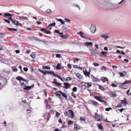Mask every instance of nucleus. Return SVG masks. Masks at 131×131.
Returning a JSON list of instances; mask_svg holds the SVG:
<instances>
[{"mask_svg": "<svg viewBox=\"0 0 131 131\" xmlns=\"http://www.w3.org/2000/svg\"><path fill=\"white\" fill-rule=\"evenodd\" d=\"M45 103H46V108L47 109H49L50 110L51 108V107L47 103L48 102L47 100H45Z\"/></svg>", "mask_w": 131, "mask_h": 131, "instance_id": "nucleus-13", "label": "nucleus"}, {"mask_svg": "<svg viewBox=\"0 0 131 131\" xmlns=\"http://www.w3.org/2000/svg\"><path fill=\"white\" fill-rule=\"evenodd\" d=\"M80 120L82 121H85V118L83 117H80Z\"/></svg>", "mask_w": 131, "mask_h": 131, "instance_id": "nucleus-51", "label": "nucleus"}, {"mask_svg": "<svg viewBox=\"0 0 131 131\" xmlns=\"http://www.w3.org/2000/svg\"><path fill=\"white\" fill-rule=\"evenodd\" d=\"M31 56L33 58H35V55L34 54H31Z\"/></svg>", "mask_w": 131, "mask_h": 131, "instance_id": "nucleus-59", "label": "nucleus"}, {"mask_svg": "<svg viewBox=\"0 0 131 131\" xmlns=\"http://www.w3.org/2000/svg\"><path fill=\"white\" fill-rule=\"evenodd\" d=\"M85 86L87 88H89L90 86H91L92 85L91 84H90L89 83H85L84 84Z\"/></svg>", "mask_w": 131, "mask_h": 131, "instance_id": "nucleus-15", "label": "nucleus"}, {"mask_svg": "<svg viewBox=\"0 0 131 131\" xmlns=\"http://www.w3.org/2000/svg\"><path fill=\"white\" fill-rule=\"evenodd\" d=\"M61 38H63L64 39H66L67 38V36H66L65 35H62L60 36Z\"/></svg>", "mask_w": 131, "mask_h": 131, "instance_id": "nucleus-25", "label": "nucleus"}, {"mask_svg": "<svg viewBox=\"0 0 131 131\" xmlns=\"http://www.w3.org/2000/svg\"><path fill=\"white\" fill-rule=\"evenodd\" d=\"M91 32L93 33H94L96 30V28L94 25H92L90 27Z\"/></svg>", "mask_w": 131, "mask_h": 131, "instance_id": "nucleus-2", "label": "nucleus"}, {"mask_svg": "<svg viewBox=\"0 0 131 131\" xmlns=\"http://www.w3.org/2000/svg\"><path fill=\"white\" fill-rule=\"evenodd\" d=\"M83 73L86 77H87V76H88L89 77V75H90V72H88L87 70H86L85 71H84Z\"/></svg>", "mask_w": 131, "mask_h": 131, "instance_id": "nucleus-12", "label": "nucleus"}, {"mask_svg": "<svg viewBox=\"0 0 131 131\" xmlns=\"http://www.w3.org/2000/svg\"><path fill=\"white\" fill-rule=\"evenodd\" d=\"M99 88L102 91H104V88L101 85H99Z\"/></svg>", "mask_w": 131, "mask_h": 131, "instance_id": "nucleus-43", "label": "nucleus"}, {"mask_svg": "<svg viewBox=\"0 0 131 131\" xmlns=\"http://www.w3.org/2000/svg\"><path fill=\"white\" fill-rule=\"evenodd\" d=\"M33 86H27L26 85L25 86V87L24 88V89L25 90H29L31 88H32Z\"/></svg>", "mask_w": 131, "mask_h": 131, "instance_id": "nucleus-6", "label": "nucleus"}, {"mask_svg": "<svg viewBox=\"0 0 131 131\" xmlns=\"http://www.w3.org/2000/svg\"><path fill=\"white\" fill-rule=\"evenodd\" d=\"M78 34L80 35V36L82 38H84V36L83 35V33L81 31H80L79 32H78Z\"/></svg>", "mask_w": 131, "mask_h": 131, "instance_id": "nucleus-21", "label": "nucleus"}, {"mask_svg": "<svg viewBox=\"0 0 131 131\" xmlns=\"http://www.w3.org/2000/svg\"><path fill=\"white\" fill-rule=\"evenodd\" d=\"M60 115V114L59 113H58L57 112H56V115L57 117H59V116Z\"/></svg>", "mask_w": 131, "mask_h": 131, "instance_id": "nucleus-57", "label": "nucleus"}, {"mask_svg": "<svg viewBox=\"0 0 131 131\" xmlns=\"http://www.w3.org/2000/svg\"><path fill=\"white\" fill-rule=\"evenodd\" d=\"M112 109V108L111 107H109V108H106L105 109V110L106 111H108Z\"/></svg>", "mask_w": 131, "mask_h": 131, "instance_id": "nucleus-44", "label": "nucleus"}, {"mask_svg": "<svg viewBox=\"0 0 131 131\" xmlns=\"http://www.w3.org/2000/svg\"><path fill=\"white\" fill-rule=\"evenodd\" d=\"M31 39H34L36 40V41H38L39 42L40 41H41V40H39L37 39L36 37H31L30 38Z\"/></svg>", "mask_w": 131, "mask_h": 131, "instance_id": "nucleus-24", "label": "nucleus"}, {"mask_svg": "<svg viewBox=\"0 0 131 131\" xmlns=\"http://www.w3.org/2000/svg\"><path fill=\"white\" fill-rule=\"evenodd\" d=\"M43 69L50 70V67L48 66H42Z\"/></svg>", "mask_w": 131, "mask_h": 131, "instance_id": "nucleus-14", "label": "nucleus"}, {"mask_svg": "<svg viewBox=\"0 0 131 131\" xmlns=\"http://www.w3.org/2000/svg\"><path fill=\"white\" fill-rule=\"evenodd\" d=\"M95 114L94 117L95 119L97 121L101 122L102 119L101 118L100 115L96 113H95Z\"/></svg>", "mask_w": 131, "mask_h": 131, "instance_id": "nucleus-1", "label": "nucleus"}, {"mask_svg": "<svg viewBox=\"0 0 131 131\" xmlns=\"http://www.w3.org/2000/svg\"><path fill=\"white\" fill-rule=\"evenodd\" d=\"M101 37H104L106 40L107 39L108 36H105L104 35V34H103V35L101 36Z\"/></svg>", "mask_w": 131, "mask_h": 131, "instance_id": "nucleus-35", "label": "nucleus"}, {"mask_svg": "<svg viewBox=\"0 0 131 131\" xmlns=\"http://www.w3.org/2000/svg\"><path fill=\"white\" fill-rule=\"evenodd\" d=\"M97 81V79L95 77H93V82H95Z\"/></svg>", "mask_w": 131, "mask_h": 131, "instance_id": "nucleus-61", "label": "nucleus"}, {"mask_svg": "<svg viewBox=\"0 0 131 131\" xmlns=\"http://www.w3.org/2000/svg\"><path fill=\"white\" fill-rule=\"evenodd\" d=\"M47 71L45 70H41V73L43 74L44 75H46L47 74Z\"/></svg>", "mask_w": 131, "mask_h": 131, "instance_id": "nucleus-32", "label": "nucleus"}, {"mask_svg": "<svg viewBox=\"0 0 131 131\" xmlns=\"http://www.w3.org/2000/svg\"><path fill=\"white\" fill-rule=\"evenodd\" d=\"M84 43L85 45H86L87 46H92V42H85Z\"/></svg>", "mask_w": 131, "mask_h": 131, "instance_id": "nucleus-28", "label": "nucleus"}, {"mask_svg": "<svg viewBox=\"0 0 131 131\" xmlns=\"http://www.w3.org/2000/svg\"><path fill=\"white\" fill-rule=\"evenodd\" d=\"M63 84L64 85V86H63V88L66 89L70 88L71 85L69 83H64Z\"/></svg>", "mask_w": 131, "mask_h": 131, "instance_id": "nucleus-3", "label": "nucleus"}, {"mask_svg": "<svg viewBox=\"0 0 131 131\" xmlns=\"http://www.w3.org/2000/svg\"><path fill=\"white\" fill-rule=\"evenodd\" d=\"M60 66H61V64L60 63H58L57 64V66L56 67V68L57 70H60L61 68L60 67Z\"/></svg>", "mask_w": 131, "mask_h": 131, "instance_id": "nucleus-20", "label": "nucleus"}, {"mask_svg": "<svg viewBox=\"0 0 131 131\" xmlns=\"http://www.w3.org/2000/svg\"><path fill=\"white\" fill-rule=\"evenodd\" d=\"M99 129L101 130H102L103 129V127L102 125L101 124H99L97 125Z\"/></svg>", "mask_w": 131, "mask_h": 131, "instance_id": "nucleus-23", "label": "nucleus"}, {"mask_svg": "<svg viewBox=\"0 0 131 131\" xmlns=\"http://www.w3.org/2000/svg\"><path fill=\"white\" fill-rule=\"evenodd\" d=\"M57 20H58L62 24H64V21H63V20L61 19H57Z\"/></svg>", "mask_w": 131, "mask_h": 131, "instance_id": "nucleus-31", "label": "nucleus"}, {"mask_svg": "<svg viewBox=\"0 0 131 131\" xmlns=\"http://www.w3.org/2000/svg\"><path fill=\"white\" fill-rule=\"evenodd\" d=\"M56 77L58 78L59 79H60L62 81H63V79L60 76H59L57 75Z\"/></svg>", "mask_w": 131, "mask_h": 131, "instance_id": "nucleus-50", "label": "nucleus"}, {"mask_svg": "<svg viewBox=\"0 0 131 131\" xmlns=\"http://www.w3.org/2000/svg\"><path fill=\"white\" fill-rule=\"evenodd\" d=\"M111 85L113 87H116L117 86V85H116L114 83H112L111 84Z\"/></svg>", "mask_w": 131, "mask_h": 131, "instance_id": "nucleus-49", "label": "nucleus"}, {"mask_svg": "<svg viewBox=\"0 0 131 131\" xmlns=\"http://www.w3.org/2000/svg\"><path fill=\"white\" fill-rule=\"evenodd\" d=\"M61 94L63 97L67 99V96L65 93H63Z\"/></svg>", "mask_w": 131, "mask_h": 131, "instance_id": "nucleus-41", "label": "nucleus"}, {"mask_svg": "<svg viewBox=\"0 0 131 131\" xmlns=\"http://www.w3.org/2000/svg\"><path fill=\"white\" fill-rule=\"evenodd\" d=\"M112 67L113 68H114V69H116L117 68V67L116 66H115L113 65L112 66Z\"/></svg>", "mask_w": 131, "mask_h": 131, "instance_id": "nucleus-64", "label": "nucleus"}, {"mask_svg": "<svg viewBox=\"0 0 131 131\" xmlns=\"http://www.w3.org/2000/svg\"><path fill=\"white\" fill-rule=\"evenodd\" d=\"M4 20L7 23H10V21L6 19H4Z\"/></svg>", "mask_w": 131, "mask_h": 131, "instance_id": "nucleus-56", "label": "nucleus"}, {"mask_svg": "<svg viewBox=\"0 0 131 131\" xmlns=\"http://www.w3.org/2000/svg\"><path fill=\"white\" fill-rule=\"evenodd\" d=\"M104 52L102 51L101 52V53L100 54V56L102 57H106V56L104 53Z\"/></svg>", "mask_w": 131, "mask_h": 131, "instance_id": "nucleus-22", "label": "nucleus"}, {"mask_svg": "<svg viewBox=\"0 0 131 131\" xmlns=\"http://www.w3.org/2000/svg\"><path fill=\"white\" fill-rule=\"evenodd\" d=\"M41 44L45 47H47L48 45V42L46 40H41Z\"/></svg>", "mask_w": 131, "mask_h": 131, "instance_id": "nucleus-7", "label": "nucleus"}, {"mask_svg": "<svg viewBox=\"0 0 131 131\" xmlns=\"http://www.w3.org/2000/svg\"><path fill=\"white\" fill-rule=\"evenodd\" d=\"M103 82H105L106 81H108V80L107 78L106 77H102L101 78Z\"/></svg>", "mask_w": 131, "mask_h": 131, "instance_id": "nucleus-17", "label": "nucleus"}, {"mask_svg": "<svg viewBox=\"0 0 131 131\" xmlns=\"http://www.w3.org/2000/svg\"><path fill=\"white\" fill-rule=\"evenodd\" d=\"M13 71L14 72H16L17 71V69L14 67H13L12 68Z\"/></svg>", "mask_w": 131, "mask_h": 131, "instance_id": "nucleus-42", "label": "nucleus"}, {"mask_svg": "<svg viewBox=\"0 0 131 131\" xmlns=\"http://www.w3.org/2000/svg\"><path fill=\"white\" fill-rule=\"evenodd\" d=\"M68 111L69 113L70 114H71L70 117L73 118L74 116V113L73 111L71 110H69Z\"/></svg>", "mask_w": 131, "mask_h": 131, "instance_id": "nucleus-11", "label": "nucleus"}, {"mask_svg": "<svg viewBox=\"0 0 131 131\" xmlns=\"http://www.w3.org/2000/svg\"><path fill=\"white\" fill-rule=\"evenodd\" d=\"M16 79L20 81V83H21V80H23V79L22 77H20V76H18V77H17Z\"/></svg>", "mask_w": 131, "mask_h": 131, "instance_id": "nucleus-18", "label": "nucleus"}, {"mask_svg": "<svg viewBox=\"0 0 131 131\" xmlns=\"http://www.w3.org/2000/svg\"><path fill=\"white\" fill-rule=\"evenodd\" d=\"M76 75L77 78L80 79H83V77L82 76L80 73H78L76 74Z\"/></svg>", "mask_w": 131, "mask_h": 131, "instance_id": "nucleus-8", "label": "nucleus"}, {"mask_svg": "<svg viewBox=\"0 0 131 131\" xmlns=\"http://www.w3.org/2000/svg\"><path fill=\"white\" fill-rule=\"evenodd\" d=\"M72 79L70 77H68L66 78V81H70L72 80Z\"/></svg>", "mask_w": 131, "mask_h": 131, "instance_id": "nucleus-39", "label": "nucleus"}, {"mask_svg": "<svg viewBox=\"0 0 131 131\" xmlns=\"http://www.w3.org/2000/svg\"><path fill=\"white\" fill-rule=\"evenodd\" d=\"M110 96L112 97H115L116 96V94L115 93H111L110 94Z\"/></svg>", "mask_w": 131, "mask_h": 131, "instance_id": "nucleus-27", "label": "nucleus"}, {"mask_svg": "<svg viewBox=\"0 0 131 131\" xmlns=\"http://www.w3.org/2000/svg\"><path fill=\"white\" fill-rule=\"evenodd\" d=\"M124 84H123V83L122 84L121 87L122 89H127V86L126 85H124Z\"/></svg>", "mask_w": 131, "mask_h": 131, "instance_id": "nucleus-30", "label": "nucleus"}, {"mask_svg": "<svg viewBox=\"0 0 131 131\" xmlns=\"http://www.w3.org/2000/svg\"><path fill=\"white\" fill-rule=\"evenodd\" d=\"M46 12L48 13H50L52 12V11L50 9H48L47 10Z\"/></svg>", "mask_w": 131, "mask_h": 131, "instance_id": "nucleus-48", "label": "nucleus"}, {"mask_svg": "<svg viewBox=\"0 0 131 131\" xmlns=\"http://www.w3.org/2000/svg\"><path fill=\"white\" fill-rule=\"evenodd\" d=\"M75 94L73 92H72L71 93V95L72 96H73L74 98L76 97V96L74 95Z\"/></svg>", "mask_w": 131, "mask_h": 131, "instance_id": "nucleus-58", "label": "nucleus"}, {"mask_svg": "<svg viewBox=\"0 0 131 131\" xmlns=\"http://www.w3.org/2000/svg\"><path fill=\"white\" fill-rule=\"evenodd\" d=\"M89 51L91 52V53L96 54V52H94V50H93L92 49H90L89 50Z\"/></svg>", "mask_w": 131, "mask_h": 131, "instance_id": "nucleus-38", "label": "nucleus"}, {"mask_svg": "<svg viewBox=\"0 0 131 131\" xmlns=\"http://www.w3.org/2000/svg\"><path fill=\"white\" fill-rule=\"evenodd\" d=\"M12 15L10 13H6L4 14V16L5 17L7 16H12Z\"/></svg>", "mask_w": 131, "mask_h": 131, "instance_id": "nucleus-29", "label": "nucleus"}, {"mask_svg": "<svg viewBox=\"0 0 131 131\" xmlns=\"http://www.w3.org/2000/svg\"><path fill=\"white\" fill-rule=\"evenodd\" d=\"M73 6L75 7H77L79 9V10H80V6L78 4H73Z\"/></svg>", "mask_w": 131, "mask_h": 131, "instance_id": "nucleus-34", "label": "nucleus"}, {"mask_svg": "<svg viewBox=\"0 0 131 131\" xmlns=\"http://www.w3.org/2000/svg\"><path fill=\"white\" fill-rule=\"evenodd\" d=\"M14 24L17 26L19 25H21V24L19 23L18 21L16 20H14L12 22Z\"/></svg>", "mask_w": 131, "mask_h": 131, "instance_id": "nucleus-10", "label": "nucleus"}, {"mask_svg": "<svg viewBox=\"0 0 131 131\" xmlns=\"http://www.w3.org/2000/svg\"><path fill=\"white\" fill-rule=\"evenodd\" d=\"M102 68V69H104V70H105V71L106 70H108L109 69L108 68L106 69L105 67L104 66H103Z\"/></svg>", "mask_w": 131, "mask_h": 131, "instance_id": "nucleus-53", "label": "nucleus"}, {"mask_svg": "<svg viewBox=\"0 0 131 131\" xmlns=\"http://www.w3.org/2000/svg\"><path fill=\"white\" fill-rule=\"evenodd\" d=\"M64 20H66V21L67 22H69L71 21L70 20L66 18H65Z\"/></svg>", "mask_w": 131, "mask_h": 131, "instance_id": "nucleus-52", "label": "nucleus"}, {"mask_svg": "<svg viewBox=\"0 0 131 131\" xmlns=\"http://www.w3.org/2000/svg\"><path fill=\"white\" fill-rule=\"evenodd\" d=\"M68 112H64V114L66 116H67L68 115Z\"/></svg>", "mask_w": 131, "mask_h": 131, "instance_id": "nucleus-60", "label": "nucleus"}, {"mask_svg": "<svg viewBox=\"0 0 131 131\" xmlns=\"http://www.w3.org/2000/svg\"><path fill=\"white\" fill-rule=\"evenodd\" d=\"M56 57L59 58H60L61 57V55L60 54H56Z\"/></svg>", "mask_w": 131, "mask_h": 131, "instance_id": "nucleus-46", "label": "nucleus"}, {"mask_svg": "<svg viewBox=\"0 0 131 131\" xmlns=\"http://www.w3.org/2000/svg\"><path fill=\"white\" fill-rule=\"evenodd\" d=\"M119 74L121 77H123L125 76V75L124 73L122 72H120L119 73Z\"/></svg>", "mask_w": 131, "mask_h": 131, "instance_id": "nucleus-36", "label": "nucleus"}, {"mask_svg": "<svg viewBox=\"0 0 131 131\" xmlns=\"http://www.w3.org/2000/svg\"><path fill=\"white\" fill-rule=\"evenodd\" d=\"M80 129L81 128L79 127H78L76 126V127H75V129L76 130H78Z\"/></svg>", "mask_w": 131, "mask_h": 131, "instance_id": "nucleus-55", "label": "nucleus"}, {"mask_svg": "<svg viewBox=\"0 0 131 131\" xmlns=\"http://www.w3.org/2000/svg\"><path fill=\"white\" fill-rule=\"evenodd\" d=\"M54 81H55V82H52L53 83H54L57 86H59L60 84H61V83H59L57 82L56 81V79H54Z\"/></svg>", "mask_w": 131, "mask_h": 131, "instance_id": "nucleus-16", "label": "nucleus"}, {"mask_svg": "<svg viewBox=\"0 0 131 131\" xmlns=\"http://www.w3.org/2000/svg\"><path fill=\"white\" fill-rule=\"evenodd\" d=\"M91 102H92V103H93L95 105L98 106L99 105V104H98V103L96 102L92 101H91Z\"/></svg>", "mask_w": 131, "mask_h": 131, "instance_id": "nucleus-26", "label": "nucleus"}, {"mask_svg": "<svg viewBox=\"0 0 131 131\" xmlns=\"http://www.w3.org/2000/svg\"><path fill=\"white\" fill-rule=\"evenodd\" d=\"M73 123V122L71 121H69L68 123V124L69 125H70L72 124Z\"/></svg>", "mask_w": 131, "mask_h": 131, "instance_id": "nucleus-40", "label": "nucleus"}, {"mask_svg": "<svg viewBox=\"0 0 131 131\" xmlns=\"http://www.w3.org/2000/svg\"><path fill=\"white\" fill-rule=\"evenodd\" d=\"M123 105L120 103H119L116 106V107H122Z\"/></svg>", "mask_w": 131, "mask_h": 131, "instance_id": "nucleus-45", "label": "nucleus"}, {"mask_svg": "<svg viewBox=\"0 0 131 131\" xmlns=\"http://www.w3.org/2000/svg\"><path fill=\"white\" fill-rule=\"evenodd\" d=\"M93 64L95 66H99V64L97 63H93Z\"/></svg>", "mask_w": 131, "mask_h": 131, "instance_id": "nucleus-54", "label": "nucleus"}, {"mask_svg": "<svg viewBox=\"0 0 131 131\" xmlns=\"http://www.w3.org/2000/svg\"><path fill=\"white\" fill-rule=\"evenodd\" d=\"M56 24V23L55 22L51 23L48 25V27H50V26H54Z\"/></svg>", "mask_w": 131, "mask_h": 131, "instance_id": "nucleus-33", "label": "nucleus"}, {"mask_svg": "<svg viewBox=\"0 0 131 131\" xmlns=\"http://www.w3.org/2000/svg\"><path fill=\"white\" fill-rule=\"evenodd\" d=\"M70 101L72 103H74L75 102V101L73 100L72 98H71L70 99Z\"/></svg>", "mask_w": 131, "mask_h": 131, "instance_id": "nucleus-62", "label": "nucleus"}, {"mask_svg": "<svg viewBox=\"0 0 131 131\" xmlns=\"http://www.w3.org/2000/svg\"><path fill=\"white\" fill-rule=\"evenodd\" d=\"M95 98L96 99L99 100V101H100V102L101 101V100H102L101 99H102V98L101 97L98 96H95Z\"/></svg>", "mask_w": 131, "mask_h": 131, "instance_id": "nucleus-19", "label": "nucleus"}, {"mask_svg": "<svg viewBox=\"0 0 131 131\" xmlns=\"http://www.w3.org/2000/svg\"><path fill=\"white\" fill-rule=\"evenodd\" d=\"M62 28L64 30H66L67 29V28L64 26L62 27Z\"/></svg>", "mask_w": 131, "mask_h": 131, "instance_id": "nucleus-63", "label": "nucleus"}, {"mask_svg": "<svg viewBox=\"0 0 131 131\" xmlns=\"http://www.w3.org/2000/svg\"><path fill=\"white\" fill-rule=\"evenodd\" d=\"M18 18H19V19L21 20H27L28 18L27 17H25L23 16H18Z\"/></svg>", "mask_w": 131, "mask_h": 131, "instance_id": "nucleus-9", "label": "nucleus"}, {"mask_svg": "<svg viewBox=\"0 0 131 131\" xmlns=\"http://www.w3.org/2000/svg\"><path fill=\"white\" fill-rule=\"evenodd\" d=\"M131 81H130L129 80H127V81H125L123 83V84H127L130 83H131Z\"/></svg>", "mask_w": 131, "mask_h": 131, "instance_id": "nucleus-37", "label": "nucleus"}, {"mask_svg": "<svg viewBox=\"0 0 131 131\" xmlns=\"http://www.w3.org/2000/svg\"><path fill=\"white\" fill-rule=\"evenodd\" d=\"M77 87H74L73 89L72 90L74 92H76L77 91Z\"/></svg>", "mask_w": 131, "mask_h": 131, "instance_id": "nucleus-47", "label": "nucleus"}, {"mask_svg": "<svg viewBox=\"0 0 131 131\" xmlns=\"http://www.w3.org/2000/svg\"><path fill=\"white\" fill-rule=\"evenodd\" d=\"M41 31L44 32V33H46L48 34H50L51 32L50 31H48L47 29L45 28H41Z\"/></svg>", "mask_w": 131, "mask_h": 131, "instance_id": "nucleus-5", "label": "nucleus"}, {"mask_svg": "<svg viewBox=\"0 0 131 131\" xmlns=\"http://www.w3.org/2000/svg\"><path fill=\"white\" fill-rule=\"evenodd\" d=\"M47 74H48L50 75H53L54 77H56L57 75V74H55L54 73V71H47Z\"/></svg>", "mask_w": 131, "mask_h": 131, "instance_id": "nucleus-4", "label": "nucleus"}]
</instances>
